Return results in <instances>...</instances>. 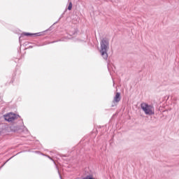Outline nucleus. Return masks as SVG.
Here are the masks:
<instances>
[{
	"label": "nucleus",
	"mask_w": 179,
	"mask_h": 179,
	"mask_svg": "<svg viewBox=\"0 0 179 179\" xmlns=\"http://www.w3.org/2000/svg\"><path fill=\"white\" fill-rule=\"evenodd\" d=\"M120 101H121V93L116 92L115 96L113 98L111 107H115V106H117Z\"/></svg>",
	"instance_id": "nucleus-5"
},
{
	"label": "nucleus",
	"mask_w": 179,
	"mask_h": 179,
	"mask_svg": "<svg viewBox=\"0 0 179 179\" xmlns=\"http://www.w3.org/2000/svg\"><path fill=\"white\" fill-rule=\"evenodd\" d=\"M17 118H20V115L15 113H10L4 115V120L7 121V122H12V121H15V120H17Z\"/></svg>",
	"instance_id": "nucleus-3"
},
{
	"label": "nucleus",
	"mask_w": 179,
	"mask_h": 179,
	"mask_svg": "<svg viewBox=\"0 0 179 179\" xmlns=\"http://www.w3.org/2000/svg\"><path fill=\"white\" fill-rule=\"evenodd\" d=\"M67 9H65L64 13L60 15L59 18L58 19V20L54 23V24H57V23H58V22H59V20H61V19H62V17H64V15H65V13H66Z\"/></svg>",
	"instance_id": "nucleus-7"
},
{
	"label": "nucleus",
	"mask_w": 179,
	"mask_h": 179,
	"mask_svg": "<svg viewBox=\"0 0 179 179\" xmlns=\"http://www.w3.org/2000/svg\"><path fill=\"white\" fill-rule=\"evenodd\" d=\"M34 36H35L36 37H40V36H41V32L35 33L34 34Z\"/></svg>",
	"instance_id": "nucleus-10"
},
{
	"label": "nucleus",
	"mask_w": 179,
	"mask_h": 179,
	"mask_svg": "<svg viewBox=\"0 0 179 179\" xmlns=\"http://www.w3.org/2000/svg\"><path fill=\"white\" fill-rule=\"evenodd\" d=\"M8 128H9L10 132H17V131L22 129V127L16 124H10V126L8 124H4L3 126V129H6Z\"/></svg>",
	"instance_id": "nucleus-4"
},
{
	"label": "nucleus",
	"mask_w": 179,
	"mask_h": 179,
	"mask_svg": "<svg viewBox=\"0 0 179 179\" xmlns=\"http://www.w3.org/2000/svg\"><path fill=\"white\" fill-rule=\"evenodd\" d=\"M141 108L144 111L145 115H153L155 114V112L152 110V108H153L152 105L143 103L141 104Z\"/></svg>",
	"instance_id": "nucleus-2"
},
{
	"label": "nucleus",
	"mask_w": 179,
	"mask_h": 179,
	"mask_svg": "<svg viewBox=\"0 0 179 179\" xmlns=\"http://www.w3.org/2000/svg\"><path fill=\"white\" fill-rule=\"evenodd\" d=\"M29 48H33V46L32 45H29Z\"/></svg>",
	"instance_id": "nucleus-13"
},
{
	"label": "nucleus",
	"mask_w": 179,
	"mask_h": 179,
	"mask_svg": "<svg viewBox=\"0 0 179 179\" xmlns=\"http://www.w3.org/2000/svg\"><path fill=\"white\" fill-rule=\"evenodd\" d=\"M68 10H72V2H70L69 3V6L68 8H66Z\"/></svg>",
	"instance_id": "nucleus-9"
},
{
	"label": "nucleus",
	"mask_w": 179,
	"mask_h": 179,
	"mask_svg": "<svg viewBox=\"0 0 179 179\" xmlns=\"http://www.w3.org/2000/svg\"><path fill=\"white\" fill-rule=\"evenodd\" d=\"M56 169L57 170V173L59 174V178L62 179V176H61V172H59V169L58 168V166H56Z\"/></svg>",
	"instance_id": "nucleus-8"
},
{
	"label": "nucleus",
	"mask_w": 179,
	"mask_h": 179,
	"mask_svg": "<svg viewBox=\"0 0 179 179\" xmlns=\"http://www.w3.org/2000/svg\"><path fill=\"white\" fill-rule=\"evenodd\" d=\"M48 159H50V160H52V162H54V159H52V158H51V157L48 156Z\"/></svg>",
	"instance_id": "nucleus-12"
},
{
	"label": "nucleus",
	"mask_w": 179,
	"mask_h": 179,
	"mask_svg": "<svg viewBox=\"0 0 179 179\" xmlns=\"http://www.w3.org/2000/svg\"><path fill=\"white\" fill-rule=\"evenodd\" d=\"M8 162H9V159L7 160L6 162H4L3 164L1 166V168L5 166V164H6V163H8Z\"/></svg>",
	"instance_id": "nucleus-11"
},
{
	"label": "nucleus",
	"mask_w": 179,
	"mask_h": 179,
	"mask_svg": "<svg viewBox=\"0 0 179 179\" xmlns=\"http://www.w3.org/2000/svg\"><path fill=\"white\" fill-rule=\"evenodd\" d=\"M100 45H101L100 53L101 57L103 58V59H108V54L107 53V51L108 50L109 45H110V41H108V38H103L101 40Z\"/></svg>",
	"instance_id": "nucleus-1"
},
{
	"label": "nucleus",
	"mask_w": 179,
	"mask_h": 179,
	"mask_svg": "<svg viewBox=\"0 0 179 179\" xmlns=\"http://www.w3.org/2000/svg\"><path fill=\"white\" fill-rule=\"evenodd\" d=\"M52 43H57V41H53V42H52Z\"/></svg>",
	"instance_id": "nucleus-16"
},
{
	"label": "nucleus",
	"mask_w": 179,
	"mask_h": 179,
	"mask_svg": "<svg viewBox=\"0 0 179 179\" xmlns=\"http://www.w3.org/2000/svg\"><path fill=\"white\" fill-rule=\"evenodd\" d=\"M34 36V34H31V33H29V32H23L19 37V41L20 43V41H22V40H23V37L26 36V37H31Z\"/></svg>",
	"instance_id": "nucleus-6"
},
{
	"label": "nucleus",
	"mask_w": 179,
	"mask_h": 179,
	"mask_svg": "<svg viewBox=\"0 0 179 179\" xmlns=\"http://www.w3.org/2000/svg\"><path fill=\"white\" fill-rule=\"evenodd\" d=\"M2 135V131H0V136Z\"/></svg>",
	"instance_id": "nucleus-14"
},
{
	"label": "nucleus",
	"mask_w": 179,
	"mask_h": 179,
	"mask_svg": "<svg viewBox=\"0 0 179 179\" xmlns=\"http://www.w3.org/2000/svg\"><path fill=\"white\" fill-rule=\"evenodd\" d=\"M20 122H22V124H23V120H21Z\"/></svg>",
	"instance_id": "nucleus-15"
}]
</instances>
